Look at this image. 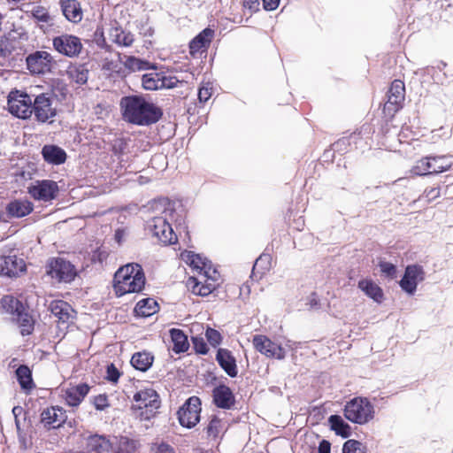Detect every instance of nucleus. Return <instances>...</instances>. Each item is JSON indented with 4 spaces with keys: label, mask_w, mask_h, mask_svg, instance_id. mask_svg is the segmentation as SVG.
Here are the masks:
<instances>
[{
    "label": "nucleus",
    "mask_w": 453,
    "mask_h": 453,
    "mask_svg": "<svg viewBox=\"0 0 453 453\" xmlns=\"http://www.w3.org/2000/svg\"><path fill=\"white\" fill-rule=\"evenodd\" d=\"M45 273L50 279L59 283H69L77 275L74 265L62 257L50 258L45 265Z\"/></svg>",
    "instance_id": "6e6552de"
},
{
    "label": "nucleus",
    "mask_w": 453,
    "mask_h": 453,
    "mask_svg": "<svg viewBox=\"0 0 453 453\" xmlns=\"http://www.w3.org/2000/svg\"><path fill=\"white\" fill-rule=\"evenodd\" d=\"M215 36V31L206 27L195 36L189 42V54L193 58H201L206 54Z\"/></svg>",
    "instance_id": "2eb2a0df"
},
{
    "label": "nucleus",
    "mask_w": 453,
    "mask_h": 453,
    "mask_svg": "<svg viewBox=\"0 0 453 453\" xmlns=\"http://www.w3.org/2000/svg\"><path fill=\"white\" fill-rule=\"evenodd\" d=\"M112 36L114 37V42L120 46L128 47L131 46L134 41V35L130 32H126L119 27H115L113 30Z\"/></svg>",
    "instance_id": "ea45409f"
},
{
    "label": "nucleus",
    "mask_w": 453,
    "mask_h": 453,
    "mask_svg": "<svg viewBox=\"0 0 453 453\" xmlns=\"http://www.w3.org/2000/svg\"><path fill=\"white\" fill-rule=\"evenodd\" d=\"M106 373V379L111 382H117L120 376L119 370L113 364L108 365Z\"/></svg>",
    "instance_id": "864d4df0"
},
{
    "label": "nucleus",
    "mask_w": 453,
    "mask_h": 453,
    "mask_svg": "<svg viewBox=\"0 0 453 453\" xmlns=\"http://www.w3.org/2000/svg\"><path fill=\"white\" fill-rule=\"evenodd\" d=\"M388 100L382 108V113L388 120H391L403 108L405 100V85L401 80L391 82L387 94Z\"/></svg>",
    "instance_id": "0eeeda50"
},
{
    "label": "nucleus",
    "mask_w": 453,
    "mask_h": 453,
    "mask_svg": "<svg viewBox=\"0 0 453 453\" xmlns=\"http://www.w3.org/2000/svg\"><path fill=\"white\" fill-rule=\"evenodd\" d=\"M252 344L256 350L270 358L283 359L285 357L284 349L267 336L256 334L253 336Z\"/></svg>",
    "instance_id": "ddd939ff"
},
{
    "label": "nucleus",
    "mask_w": 453,
    "mask_h": 453,
    "mask_svg": "<svg viewBox=\"0 0 453 453\" xmlns=\"http://www.w3.org/2000/svg\"><path fill=\"white\" fill-rule=\"evenodd\" d=\"M330 428L335 432L337 435L348 438L351 434L350 426L346 423L339 415H331L328 418Z\"/></svg>",
    "instance_id": "c9c22d12"
},
{
    "label": "nucleus",
    "mask_w": 453,
    "mask_h": 453,
    "mask_svg": "<svg viewBox=\"0 0 453 453\" xmlns=\"http://www.w3.org/2000/svg\"><path fill=\"white\" fill-rule=\"evenodd\" d=\"M146 283L145 273L141 265L129 263L119 267L113 277V290L117 296L140 293Z\"/></svg>",
    "instance_id": "f03ea898"
},
{
    "label": "nucleus",
    "mask_w": 453,
    "mask_h": 453,
    "mask_svg": "<svg viewBox=\"0 0 453 453\" xmlns=\"http://www.w3.org/2000/svg\"><path fill=\"white\" fill-rule=\"evenodd\" d=\"M155 453H175V450L171 445L162 442L156 446Z\"/></svg>",
    "instance_id": "6e6d98bb"
},
{
    "label": "nucleus",
    "mask_w": 453,
    "mask_h": 453,
    "mask_svg": "<svg viewBox=\"0 0 453 453\" xmlns=\"http://www.w3.org/2000/svg\"><path fill=\"white\" fill-rule=\"evenodd\" d=\"M52 44L55 50L69 58L77 57L82 50L81 39L68 34L54 37Z\"/></svg>",
    "instance_id": "9b49d317"
},
{
    "label": "nucleus",
    "mask_w": 453,
    "mask_h": 453,
    "mask_svg": "<svg viewBox=\"0 0 453 453\" xmlns=\"http://www.w3.org/2000/svg\"><path fill=\"white\" fill-rule=\"evenodd\" d=\"M160 405L157 392L153 388H144L134 395L131 411L135 418L147 421L156 417Z\"/></svg>",
    "instance_id": "7ed1b4c3"
},
{
    "label": "nucleus",
    "mask_w": 453,
    "mask_h": 453,
    "mask_svg": "<svg viewBox=\"0 0 453 453\" xmlns=\"http://www.w3.org/2000/svg\"><path fill=\"white\" fill-rule=\"evenodd\" d=\"M26 270L27 265L23 258L16 255L0 256V275L17 277Z\"/></svg>",
    "instance_id": "f3484780"
},
{
    "label": "nucleus",
    "mask_w": 453,
    "mask_h": 453,
    "mask_svg": "<svg viewBox=\"0 0 453 453\" xmlns=\"http://www.w3.org/2000/svg\"><path fill=\"white\" fill-rule=\"evenodd\" d=\"M349 141L346 139V138H342V139H339L338 141H336L333 145V149L334 150H336L342 146H346V145H349Z\"/></svg>",
    "instance_id": "bf43d9fd"
},
{
    "label": "nucleus",
    "mask_w": 453,
    "mask_h": 453,
    "mask_svg": "<svg viewBox=\"0 0 453 453\" xmlns=\"http://www.w3.org/2000/svg\"><path fill=\"white\" fill-rule=\"evenodd\" d=\"M180 81L175 76H164L160 74L161 88H173L178 86Z\"/></svg>",
    "instance_id": "3c124183"
},
{
    "label": "nucleus",
    "mask_w": 453,
    "mask_h": 453,
    "mask_svg": "<svg viewBox=\"0 0 453 453\" xmlns=\"http://www.w3.org/2000/svg\"><path fill=\"white\" fill-rule=\"evenodd\" d=\"M65 411L58 406H50L42 411V422L45 426L58 428L66 420Z\"/></svg>",
    "instance_id": "4be33fe9"
},
{
    "label": "nucleus",
    "mask_w": 453,
    "mask_h": 453,
    "mask_svg": "<svg viewBox=\"0 0 453 453\" xmlns=\"http://www.w3.org/2000/svg\"><path fill=\"white\" fill-rule=\"evenodd\" d=\"M213 94V85L211 82H202L198 88V104L203 107L211 97Z\"/></svg>",
    "instance_id": "79ce46f5"
},
{
    "label": "nucleus",
    "mask_w": 453,
    "mask_h": 453,
    "mask_svg": "<svg viewBox=\"0 0 453 453\" xmlns=\"http://www.w3.org/2000/svg\"><path fill=\"white\" fill-rule=\"evenodd\" d=\"M6 213L9 218H23L29 215L33 210V203L27 199H15L6 205Z\"/></svg>",
    "instance_id": "393cba45"
},
{
    "label": "nucleus",
    "mask_w": 453,
    "mask_h": 453,
    "mask_svg": "<svg viewBox=\"0 0 453 453\" xmlns=\"http://www.w3.org/2000/svg\"><path fill=\"white\" fill-rule=\"evenodd\" d=\"M35 119L39 123H51L57 116V106L51 94L41 93L34 98L32 106Z\"/></svg>",
    "instance_id": "1a4fd4ad"
},
{
    "label": "nucleus",
    "mask_w": 453,
    "mask_h": 453,
    "mask_svg": "<svg viewBox=\"0 0 453 453\" xmlns=\"http://www.w3.org/2000/svg\"><path fill=\"white\" fill-rule=\"evenodd\" d=\"M123 119L137 126H150L163 116V111L155 104L140 96H125L120 101Z\"/></svg>",
    "instance_id": "f257e3e1"
},
{
    "label": "nucleus",
    "mask_w": 453,
    "mask_h": 453,
    "mask_svg": "<svg viewBox=\"0 0 453 453\" xmlns=\"http://www.w3.org/2000/svg\"><path fill=\"white\" fill-rule=\"evenodd\" d=\"M207 439L216 442L224 434V424L222 419L217 416H212L205 427Z\"/></svg>",
    "instance_id": "72a5a7b5"
},
{
    "label": "nucleus",
    "mask_w": 453,
    "mask_h": 453,
    "mask_svg": "<svg viewBox=\"0 0 453 453\" xmlns=\"http://www.w3.org/2000/svg\"><path fill=\"white\" fill-rule=\"evenodd\" d=\"M42 156L45 162L51 165H62L66 161L65 151L54 144H46L42 149Z\"/></svg>",
    "instance_id": "cd10ccee"
},
{
    "label": "nucleus",
    "mask_w": 453,
    "mask_h": 453,
    "mask_svg": "<svg viewBox=\"0 0 453 453\" xmlns=\"http://www.w3.org/2000/svg\"><path fill=\"white\" fill-rule=\"evenodd\" d=\"M262 2L265 10L274 11L279 7L280 0H262Z\"/></svg>",
    "instance_id": "4d7b16f0"
},
{
    "label": "nucleus",
    "mask_w": 453,
    "mask_h": 453,
    "mask_svg": "<svg viewBox=\"0 0 453 453\" xmlns=\"http://www.w3.org/2000/svg\"><path fill=\"white\" fill-rule=\"evenodd\" d=\"M4 40L0 41V55L5 57L7 54L11 53V50L6 47H3Z\"/></svg>",
    "instance_id": "052dcab7"
},
{
    "label": "nucleus",
    "mask_w": 453,
    "mask_h": 453,
    "mask_svg": "<svg viewBox=\"0 0 453 453\" xmlns=\"http://www.w3.org/2000/svg\"><path fill=\"white\" fill-rule=\"evenodd\" d=\"M83 76H84V74L81 73V77H80V79L78 80L79 82H81V83H85L86 82L87 78L83 77Z\"/></svg>",
    "instance_id": "e2e57ef3"
},
{
    "label": "nucleus",
    "mask_w": 453,
    "mask_h": 453,
    "mask_svg": "<svg viewBox=\"0 0 453 453\" xmlns=\"http://www.w3.org/2000/svg\"><path fill=\"white\" fill-rule=\"evenodd\" d=\"M259 5V0H243V7L249 9L251 12H257Z\"/></svg>",
    "instance_id": "5fc2aeb1"
},
{
    "label": "nucleus",
    "mask_w": 453,
    "mask_h": 453,
    "mask_svg": "<svg viewBox=\"0 0 453 453\" xmlns=\"http://www.w3.org/2000/svg\"><path fill=\"white\" fill-rule=\"evenodd\" d=\"M142 86L147 90L160 89V73H151L142 75Z\"/></svg>",
    "instance_id": "37998d69"
},
{
    "label": "nucleus",
    "mask_w": 453,
    "mask_h": 453,
    "mask_svg": "<svg viewBox=\"0 0 453 453\" xmlns=\"http://www.w3.org/2000/svg\"><path fill=\"white\" fill-rule=\"evenodd\" d=\"M1 306L7 312L16 316L20 311H24L25 306L22 302L12 296H4L1 299Z\"/></svg>",
    "instance_id": "58836bf2"
},
{
    "label": "nucleus",
    "mask_w": 453,
    "mask_h": 453,
    "mask_svg": "<svg viewBox=\"0 0 453 453\" xmlns=\"http://www.w3.org/2000/svg\"><path fill=\"white\" fill-rule=\"evenodd\" d=\"M170 335L173 343V350L175 353L185 352L189 348V343L187 335L182 330L173 328L170 330Z\"/></svg>",
    "instance_id": "f704fd0d"
},
{
    "label": "nucleus",
    "mask_w": 453,
    "mask_h": 453,
    "mask_svg": "<svg viewBox=\"0 0 453 453\" xmlns=\"http://www.w3.org/2000/svg\"><path fill=\"white\" fill-rule=\"evenodd\" d=\"M148 63L146 61L141 60L133 56L127 57L124 61V66L128 69L130 72L141 71L146 69Z\"/></svg>",
    "instance_id": "c03bdc74"
},
{
    "label": "nucleus",
    "mask_w": 453,
    "mask_h": 453,
    "mask_svg": "<svg viewBox=\"0 0 453 453\" xmlns=\"http://www.w3.org/2000/svg\"><path fill=\"white\" fill-rule=\"evenodd\" d=\"M8 3H18V2H20L21 0H6Z\"/></svg>",
    "instance_id": "69168bd1"
},
{
    "label": "nucleus",
    "mask_w": 453,
    "mask_h": 453,
    "mask_svg": "<svg viewBox=\"0 0 453 453\" xmlns=\"http://www.w3.org/2000/svg\"><path fill=\"white\" fill-rule=\"evenodd\" d=\"M453 165L452 156H426L417 160L411 173L418 176L439 174L449 171Z\"/></svg>",
    "instance_id": "39448f33"
},
{
    "label": "nucleus",
    "mask_w": 453,
    "mask_h": 453,
    "mask_svg": "<svg viewBox=\"0 0 453 453\" xmlns=\"http://www.w3.org/2000/svg\"><path fill=\"white\" fill-rule=\"evenodd\" d=\"M34 99L25 91L12 89L7 96L9 112L16 118L28 119L33 115Z\"/></svg>",
    "instance_id": "423d86ee"
},
{
    "label": "nucleus",
    "mask_w": 453,
    "mask_h": 453,
    "mask_svg": "<svg viewBox=\"0 0 453 453\" xmlns=\"http://www.w3.org/2000/svg\"><path fill=\"white\" fill-rule=\"evenodd\" d=\"M201 276L203 277V280H199L196 277H190L188 279V285L191 288L193 294L201 296H207L216 289V283L213 280L206 277V274L204 273L201 274Z\"/></svg>",
    "instance_id": "b1692460"
},
{
    "label": "nucleus",
    "mask_w": 453,
    "mask_h": 453,
    "mask_svg": "<svg viewBox=\"0 0 453 453\" xmlns=\"http://www.w3.org/2000/svg\"><path fill=\"white\" fill-rule=\"evenodd\" d=\"M358 288H360L367 296L374 302L380 303L384 299L382 288L371 279H364L358 281Z\"/></svg>",
    "instance_id": "c756f323"
},
{
    "label": "nucleus",
    "mask_w": 453,
    "mask_h": 453,
    "mask_svg": "<svg viewBox=\"0 0 453 453\" xmlns=\"http://www.w3.org/2000/svg\"><path fill=\"white\" fill-rule=\"evenodd\" d=\"M215 359L219 367L231 378H235L238 374L236 358L228 349L219 348Z\"/></svg>",
    "instance_id": "6ab92c4d"
},
{
    "label": "nucleus",
    "mask_w": 453,
    "mask_h": 453,
    "mask_svg": "<svg viewBox=\"0 0 453 453\" xmlns=\"http://www.w3.org/2000/svg\"><path fill=\"white\" fill-rule=\"evenodd\" d=\"M111 442L104 436L94 434L87 439L86 449L88 453H108Z\"/></svg>",
    "instance_id": "c85d7f7f"
},
{
    "label": "nucleus",
    "mask_w": 453,
    "mask_h": 453,
    "mask_svg": "<svg viewBox=\"0 0 453 453\" xmlns=\"http://www.w3.org/2000/svg\"><path fill=\"white\" fill-rule=\"evenodd\" d=\"M59 4L63 15L67 20L73 23L81 21L83 12L78 0H60Z\"/></svg>",
    "instance_id": "a878e982"
},
{
    "label": "nucleus",
    "mask_w": 453,
    "mask_h": 453,
    "mask_svg": "<svg viewBox=\"0 0 453 453\" xmlns=\"http://www.w3.org/2000/svg\"><path fill=\"white\" fill-rule=\"evenodd\" d=\"M58 191V183L51 180H36L28 187V193L34 199L44 202L55 199Z\"/></svg>",
    "instance_id": "f8f14e48"
},
{
    "label": "nucleus",
    "mask_w": 453,
    "mask_h": 453,
    "mask_svg": "<svg viewBox=\"0 0 453 453\" xmlns=\"http://www.w3.org/2000/svg\"><path fill=\"white\" fill-rule=\"evenodd\" d=\"M193 348L195 351L201 355H206L209 352V348L204 340L201 337L192 338Z\"/></svg>",
    "instance_id": "09e8293b"
},
{
    "label": "nucleus",
    "mask_w": 453,
    "mask_h": 453,
    "mask_svg": "<svg viewBox=\"0 0 453 453\" xmlns=\"http://www.w3.org/2000/svg\"><path fill=\"white\" fill-rule=\"evenodd\" d=\"M205 336L208 341V342L213 347L216 348L219 346L222 342V335L221 334L211 327H208L205 331Z\"/></svg>",
    "instance_id": "49530a36"
},
{
    "label": "nucleus",
    "mask_w": 453,
    "mask_h": 453,
    "mask_svg": "<svg viewBox=\"0 0 453 453\" xmlns=\"http://www.w3.org/2000/svg\"><path fill=\"white\" fill-rule=\"evenodd\" d=\"M380 272L383 276L388 279L393 280L397 276V268L396 266L390 262H380L379 264Z\"/></svg>",
    "instance_id": "a18cd8bd"
},
{
    "label": "nucleus",
    "mask_w": 453,
    "mask_h": 453,
    "mask_svg": "<svg viewBox=\"0 0 453 453\" xmlns=\"http://www.w3.org/2000/svg\"><path fill=\"white\" fill-rule=\"evenodd\" d=\"M180 258L188 264L192 269L196 270L200 275L206 274V262L197 254L192 251L185 250L180 253Z\"/></svg>",
    "instance_id": "2f4dec72"
},
{
    "label": "nucleus",
    "mask_w": 453,
    "mask_h": 453,
    "mask_svg": "<svg viewBox=\"0 0 453 453\" xmlns=\"http://www.w3.org/2000/svg\"><path fill=\"white\" fill-rule=\"evenodd\" d=\"M49 310L58 319V324H69L75 316V311L64 300H53Z\"/></svg>",
    "instance_id": "412c9836"
},
{
    "label": "nucleus",
    "mask_w": 453,
    "mask_h": 453,
    "mask_svg": "<svg viewBox=\"0 0 453 453\" xmlns=\"http://www.w3.org/2000/svg\"><path fill=\"white\" fill-rule=\"evenodd\" d=\"M157 302L150 297L140 300L134 307L135 315L142 318L150 317L157 312Z\"/></svg>",
    "instance_id": "473e14b6"
},
{
    "label": "nucleus",
    "mask_w": 453,
    "mask_h": 453,
    "mask_svg": "<svg viewBox=\"0 0 453 453\" xmlns=\"http://www.w3.org/2000/svg\"><path fill=\"white\" fill-rule=\"evenodd\" d=\"M319 453H331V443L327 440L320 441L318 448Z\"/></svg>",
    "instance_id": "13d9d810"
},
{
    "label": "nucleus",
    "mask_w": 453,
    "mask_h": 453,
    "mask_svg": "<svg viewBox=\"0 0 453 453\" xmlns=\"http://www.w3.org/2000/svg\"><path fill=\"white\" fill-rule=\"evenodd\" d=\"M35 19L42 22H49L50 16L47 10L42 6H37L32 11Z\"/></svg>",
    "instance_id": "8fccbe9b"
},
{
    "label": "nucleus",
    "mask_w": 453,
    "mask_h": 453,
    "mask_svg": "<svg viewBox=\"0 0 453 453\" xmlns=\"http://www.w3.org/2000/svg\"><path fill=\"white\" fill-rule=\"evenodd\" d=\"M16 320L20 328V334L22 335H30L35 328V319L28 311L24 310L16 315Z\"/></svg>",
    "instance_id": "4c0bfd02"
},
{
    "label": "nucleus",
    "mask_w": 453,
    "mask_h": 453,
    "mask_svg": "<svg viewBox=\"0 0 453 453\" xmlns=\"http://www.w3.org/2000/svg\"><path fill=\"white\" fill-rule=\"evenodd\" d=\"M130 362L134 369L146 372L152 366L154 356L147 350L138 351L133 354Z\"/></svg>",
    "instance_id": "7c9ffc66"
},
{
    "label": "nucleus",
    "mask_w": 453,
    "mask_h": 453,
    "mask_svg": "<svg viewBox=\"0 0 453 453\" xmlns=\"http://www.w3.org/2000/svg\"><path fill=\"white\" fill-rule=\"evenodd\" d=\"M52 60L49 52L35 51L27 57V69L33 74H44L50 71Z\"/></svg>",
    "instance_id": "dca6fc26"
},
{
    "label": "nucleus",
    "mask_w": 453,
    "mask_h": 453,
    "mask_svg": "<svg viewBox=\"0 0 453 453\" xmlns=\"http://www.w3.org/2000/svg\"><path fill=\"white\" fill-rule=\"evenodd\" d=\"M212 397L214 404L220 409L229 410L235 403L232 390L225 384H221L212 390Z\"/></svg>",
    "instance_id": "5701e85b"
},
{
    "label": "nucleus",
    "mask_w": 453,
    "mask_h": 453,
    "mask_svg": "<svg viewBox=\"0 0 453 453\" xmlns=\"http://www.w3.org/2000/svg\"><path fill=\"white\" fill-rule=\"evenodd\" d=\"M201 400L197 396L189 397L178 411L180 424L192 428L200 421Z\"/></svg>",
    "instance_id": "9d476101"
},
{
    "label": "nucleus",
    "mask_w": 453,
    "mask_h": 453,
    "mask_svg": "<svg viewBox=\"0 0 453 453\" xmlns=\"http://www.w3.org/2000/svg\"><path fill=\"white\" fill-rule=\"evenodd\" d=\"M153 234L164 244H172L177 241L171 225L163 218L153 219Z\"/></svg>",
    "instance_id": "aec40b11"
},
{
    "label": "nucleus",
    "mask_w": 453,
    "mask_h": 453,
    "mask_svg": "<svg viewBox=\"0 0 453 453\" xmlns=\"http://www.w3.org/2000/svg\"><path fill=\"white\" fill-rule=\"evenodd\" d=\"M362 446L357 440H348L342 446V453H363Z\"/></svg>",
    "instance_id": "de8ad7c7"
},
{
    "label": "nucleus",
    "mask_w": 453,
    "mask_h": 453,
    "mask_svg": "<svg viewBox=\"0 0 453 453\" xmlns=\"http://www.w3.org/2000/svg\"><path fill=\"white\" fill-rule=\"evenodd\" d=\"M424 279L425 271L421 265H409L405 268L404 274L399 281V285L404 292L409 295H413L417 290L418 282L423 281Z\"/></svg>",
    "instance_id": "4468645a"
},
{
    "label": "nucleus",
    "mask_w": 453,
    "mask_h": 453,
    "mask_svg": "<svg viewBox=\"0 0 453 453\" xmlns=\"http://www.w3.org/2000/svg\"><path fill=\"white\" fill-rule=\"evenodd\" d=\"M3 15L0 13V31L2 30Z\"/></svg>",
    "instance_id": "0e129e2a"
},
{
    "label": "nucleus",
    "mask_w": 453,
    "mask_h": 453,
    "mask_svg": "<svg viewBox=\"0 0 453 453\" xmlns=\"http://www.w3.org/2000/svg\"><path fill=\"white\" fill-rule=\"evenodd\" d=\"M342 413L349 422L357 425H366L375 418V407L365 396H355L347 401Z\"/></svg>",
    "instance_id": "20e7f679"
},
{
    "label": "nucleus",
    "mask_w": 453,
    "mask_h": 453,
    "mask_svg": "<svg viewBox=\"0 0 453 453\" xmlns=\"http://www.w3.org/2000/svg\"><path fill=\"white\" fill-rule=\"evenodd\" d=\"M104 68L109 71H114V67L112 66V63H105L104 65Z\"/></svg>",
    "instance_id": "680f3d73"
},
{
    "label": "nucleus",
    "mask_w": 453,
    "mask_h": 453,
    "mask_svg": "<svg viewBox=\"0 0 453 453\" xmlns=\"http://www.w3.org/2000/svg\"><path fill=\"white\" fill-rule=\"evenodd\" d=\"M16 376L22 389L30 391L35 387L32 379V372L27 365H19L16 370Z\"/></svg>",
    "instance_id": "e433bc0d"
},
{
    "label": "nucleus",
    "mask_w": 453,
    "mask_h": 453,
    "mask_svg": "<svg viewBox=\"0 0 453 453\" xmlns=\"http://www.w3.org/2000/svg\"><path fill=\"white\" fill-rule=\"evenodd\" d=\"M94 406L98 411H103L109 406L108 397L106 395H98L94 397Z\"/></svg>",
    "instance_id": "603ef678"
},
{
    "label": "nucleus",
    "mask_w": 453,
    "mask_h": 453,
    "mask_svg": "<svg viewBox=\"0 0 453 453\" xmlns=\"http://www.w3.org/2000/svg\"><path fill=\"white\" fill-rule=\"evenodd\" d=\"M89 390L90 387L87 383L70 384L69 387L63 389V397L67 405L78 407L89 393Z\"/></svg>",
    "instance_id": "a211bd4d"
},
{
    "label": "nucleus",
    "mask_w": 453,
    "mask_h": 453,
    "mask_svg": "<svg viewBox=\"0 0 453 453\" xmlns=\"http://www.w3.org/2000/svg\"><path fill=\"white\" fill-rule=\"evenodd\" d=\"M141 447L139 440L120 435L115 437L111 449L113 453H135Z\"/></svg>",
    "instance_id": "bb28decb"
},
{
    "label": "nucleus",
    "mask_w": 453,
    "mask_h": 453,
    "mask_svg": "<svg viewBox=\"0 0 453 453\" xmlns=\"http://www.w3.org/2000/svg\"><path fill=\"white\" fill-rule=\"evenodd\" d=\"M270 266V256L263 254L255 261L252 268V275L257 276V274H258L259 277H262V275L265 274V272L269 271Z\"/></svg>",
    "instance_id": "a19ab883"
},
{
    "label": "nucleus",
    "mask_w": 453,
    "mask_h": 453,
    "mask_svg": "<svg viewBox=\"0 0 453 453\" xmlns=\"http://www.w3.org/2000/svg\"><path fill=\"white\" fill-rule=\"evenodd\" d=\"M3 221L2 213L0 212V222Z\"/></svg>",
    "instance_id": "338daca9"
}]
</instances>
